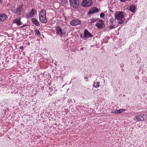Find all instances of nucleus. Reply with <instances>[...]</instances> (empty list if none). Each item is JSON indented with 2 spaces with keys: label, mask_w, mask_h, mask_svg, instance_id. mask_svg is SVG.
Listing matches in <instances>:
<instances>
[{
  "label": "nucleus",
  "mask_w": 147,
  "mask_h": 147,
  "mask_svg": "<svg viewBox=\"0 0 147 147\" xmlns=\"http://www.w3.org/2000/svg\"><path fill=\"white\" fill-rule=\"evenodd\" d=\"M124 17V13L122 11H118L115 13V18L117 20H119L118 22L119 24H122L124 21L123 18Z\"/></svg>",
  "instance_id": "f257e3e1"
},
{
  "label": "nucleus",
  "mask_w": 147,
  "mask_h": 147,
  "mask_svg": "<svg viewBox=\"0 0 147 147\" xmlns=\"http://www.w3.org/2000/svg\"><path fill=\"white\" fill-rule=\"evenodd\" d=\"M23 7V4H22L17 7L15 10V13L18 16L21 15L24 10Z\"/></svg>",
  "instance_id": "f03ea898"
},
{
  "label": "nucleus",
  "mask_w": 147,
  "mask_h": 147,
  "mask_svg": "<svg viewBox=\"0 0 147 147\" xmlns=\"http://www.w3.org/2000/svg\"><path fill=\"white\" fill-rule=\"evenodd\" d=\"M92 3V0H83L82 6L84 7H88L90 6Z\"/></svg>",
  "instance_id": "7ed1b4c3"
},
{
  "label": "nucleus",
  "mask_w": 147,
  "mask_h": 147,
  "mask_svg": "<svg viewBox=\"0 0 147 147\" xmlns=\"http://www.w3.org/2000/svg\"><path fill=\"white\" fill-rule=\"evenodd\" d=\"M79 0H69L71 5L74 8H77L79 6Z\"/></svg>",
  "instance_id": "20e7f679"
},
{
  "label": "nucleus",
  "mask_w": 147,
  "mask_h": 147,
  "mask_svg": "<svg viewBox=\"0 0 147 147\" xmlns=\"http://www.w3.org/2000/svg\"><path fill=\"white\" fill-rule=\"evenodd\" d=\"M104 22L102 20H100L97 22L95 26L98 29H100L104 28Z\"/></svg>",
  "instance_id": "39448f33"
},
{
  "label": "nucleus",
  "mask_w": 147,
  "mask_h": 147,
  "mask_svg": "<svg viewBox=\"0 0 147 147\" xmlns=\"http://www.w3.org/2000/svg\"><path fill=\"white\" fill-rule=\"evenodd\" d=\"M81 23V21L78 19H75L72 20L70 22V24L73 26L80 25Z\"/></svg>",
  "instance_id": "423d86ee"
},
{
  "label": "nucleus",
  "mask_w": 147,
  "mask_h": 147,
  "mask_svg": "<svg viewBox=\"0 0 147 147\" xmlns=\"http://www.w3.org/2000/svg\"><path fill=\"white\" fill-rule=\"evenodd\" d=\"M93 36V35L90 33L88 30L87 29H85L84 32V37L86 38H88L89 37H92Z\"/></svg>",
  "instance_id": "0eeeda50"
},
{
  "label": "nucleus",
  "mask_w": 147,
  "mask_h": 147,
  "mask_svg": "<svg viewBox=\"0 0 147 147\" xmlns=\"http://www.w3.org/2000/svg\"><path fill=\"white\" fill-rule=\"evenodd\" d=\"M56 34L59 35L60 36H62L64 35L61 28L59 26H57L56 28Z\"/></svg>",
  "instance_id": "6e6552de"
},
{
  "label": "nucleus",
  "mask_w": 147,
  "mask_h": 147,
  "mask_svg": "<svg viewBox=\"0 0 147 147\" xmlns=\"http://www.w3.org/2000/svg\"><path fill=\"white\" fill-rule=\"evenodd\" d=\"M144 116L143 115H137L134 117V120L136 121H143L144 120Z\"/></svg>",
  "instance_id": "1a4fd4ad"
},
{
  "label": "nucleus",
  "mask_w": 147,
  "mask_h": 147,
  "mask_svg": "<svg viewBox=\"0 0 147 147\" xmlns=\"http://www.w3.org/2000/svg\"><path fill=\"white\" fill-rule=\"evenodd\" d=\"M46 17V16H43L42 15H40L39 16L40 20L42 23H46L47 22V20Z\"/></svg>",
  "instance_id": "9d476101"
},
{
  "label": "nucleus",
  "mask_w": 147,
  "mask_h": 147,
  "mask_svg": "<svg viewBox=\"0 0 147 147\" xmlns=\"http://www.w3.org/2000/svg\"><path fill=\"white\" fill-rule=\"evenodd\" d=\"M99 11V9L95 7H93L92 9L90 11L88 12V14L90 15L92 14H93L95 13H97Z\"/></svg>",
  "instance_id": "9b49d317"
},
{
  "label": "nucleus",
  "mask_w": 147,
  "mask_h": 147,
  "mask_svg": "<svg viewBox=\"0 0 147 147\" xmlns=\"http://www.w3.org/2000/svg\"><path fill=\"white\" fill-rule=\"evenodd\" d=\"M7 18V15L3 13L0 14V22H3Z\"/></svg>",
  "instance_id": "f8f14e48"
},
{
  "label": "nucleus",
  "mask_w": 147,
  "mask_h": 147,
  "mask_svg": "<svg viewBox=\"0 0 147 147\" xmlns=\"http://www.w3.org/2000/svg\"><path fill=\"white\" fill-rule=\"evenodd\" d=\"M13 23L16 24L18 26H20L22 24V22L21 21V19L20 18L14 19Z\"/></svg>",
  "instance_id": "ddd939ff"
},
{
  "label": "nucleus",
  "mask_w": 147,
  "mask_h": 147,
  "mask_svg": "<svg viewBox=\"0 0 147 147\" xmlns=\"http://www.w3.org/2000/svg\"><path fill=\"white\" fill-rule=\"evenodd\" d=\"M31 20L32 22L36 26H40L39 22L36 18H32L31 19Z\"/></svg>",
  "instance_id": "4468645a"
},
{
  "label": "nucleus",
  "mask_w": 147,
  "mask_h": 147,
  "mask_svg": "<svg viewBox=\"0 0 147 147\" xmlns=\"http://www.w3.org/2000/svg\"><path fill=\"white\" fill-rule=\"evenodd\" d=\"M129 9L128 10L131 11L133 13H134L136 9V7L134 5H131L129 6Z\"/></svg>",
  "instance_id": "2eb2a0df"
},
{
  "label": "nucleus",
  "mask_w": 147,
  "mask_h": 147,
  "mask_svg": "<svg viewBox=\"0 0 147 147\" xmlns=\"http://www.w3.org/2000/svg\"><path fill=\"white\" fill-rule=\"evenodd\" d=\"M36 12V11L34 9H32L31 12L29 14V16L30 17H32Z\"/></svg>",
  "instance_id": "dca6fc26"
},
{
  "label": "nucleus",
  "mask_w": 147,
  "mask_h": 147,
  "mask_svg": "<svg viewBox=\"0 0 147 147\" xmlns=\"http://www.w3.org/2000/svg\"><path fill=\"white\" fill-rule=\"evenodd\" d=\"M99 82H98L96 81H94V84H93V86L95 88H97L99 86Z\"/></svg>",
  "instance_id": "f3484780"
},
{
  "label": "nucleus",
  "mask_w": 147,
  "mask_h": 147,
  "mask_svg": "<svg viewBox=\"0 0 147 147\" xmlns=\"http://www.w3.org/2000/svg\"><path fill=\"white\" fill-rule=\"evenodd\" d=\"M46 11L44 9H43L39 13V16L40 15H42V16H46Z\"/></svg>",
  "instance_id": "a211bd4d"
},
{
  "label": "nucleus",
  "mask_w": 147,
  "mask_h": 147,
  "mask_svg": "<svg viewBox=\"0 0 147 147\" xmlns=\"http://www.w3.org/2000/svg\"><path fill=\"white\" fill-rule=\"evenodd\" d=\"M98 20V19L97 18L91 19L90 20V23H93L95 22V21H97Z\"/></svg>",
  "instance_id": "6ab92c4d"
},
{
  "label": "nucleus",
  "mask_w": 147,
  "mask_h": 147,
  "mask_svg": "<svg viewBox=\"0 0 147 147\" xmlns=\"http://www.w3.org/2000/svg\"><path fill=\"white\" fill-rule=\"evenodd\" d=\"M118 110L119 114L122 113L125 111V109H120Z\"/></svg>",
  "instance_id": "aec40b11"
},
{
  "label": "nucleus",
  "mask_w": 147,
  "mask_h": 147,
  "mask_svg": "<svg viewBox=\"0 0 147 147\" xmlns=\"http://www.w3.org/2000/svg\"><path fill=\"white\" fill-rule=\"evenodd\" d=\"M111 113H112L119 114V110H115L114 111H112Z\"/></svg>",
  "instance_id": "412c9836"
},
{
  "label": "nucleus",
  "mask_w": 147,
  "mask_h": 147,
  "mask_svg": "<svg viewBox=\"0 0 147 147\" xmlns=\"http://www.w3.org/2000/svg\"><path fill=\"white\" fill-rule=\"evenodd\" d=\"M115 25H110L109 27V28L111 29H112L115 28Z\"/></svg>",
  "instance_id": "4be33fe9"
},
{
  "label": "nucleus",
  "mask_w": 147,
  "mask_h": 147,
  "mask_svg": "<svg viewBox=\"0 0 147 147\" xmlns=\"http://www.w3.org/2000/svg\"><path fill=\"white\" fill-rule=\"evenodd\" d=\"M36 34L37 35L39 36V35H40V31H39V30L36 29Z\"/></svg>",
  "instance_id": "5701e85b"
},
{
  "label": "nucleus",
  "mask_w": 147,
  "mask_h": 147,
  "mask_svg": "<svg viewBox=\"0 0 147 147\" xmlns=\"http://www.w3.org/2000/svg\"><path fill=\"white\" fill-rule=\"evenodd\" d=\"M100 16L101 18H103L104 16V14L102 12L100 13Z\"/></svg>",
  "instance_id": "b1692460"
},
{
  "label": "nucleus",
  "mask_w": 147,
  "mask_h": 147,
  "mask_svg": "<svg viewBox=\"0 0 147 147\" xmlns=\"http://www.w3.org/2000/svg\"><path fill=\"white\" fill-rule=\"evenodd\" d=\"M114 19H110V21L111 22V23L112 24L114 21Z\"/></svg>",
  "instance_id": "393cba45"
},
{
  "label": "nucleus",
  "mask_w": 147,
  "mask_h": 147,
  "mask_svg": "<svg viewBox=\"0 0 147 147\" xmlns=\"http://www.w3.org/2000/svg\"><path fill=\"white\" fill-rule=\"evenodd\" d=\"M84 79L86 80V81H88V78H87L86 77L84 78Z\"/></svg>",
  "instance_id": "a878e982"
},
{
  "label": "nucleus",
  "mask_w": 147,
  "mask_h": 147,
  "mask_svg": "<svg viewBox=\"0 0 147 147\" xmlns=\"http://www.w3.org/2000/svg\"><path fill=\"white\" fill-rule=\"evenodd\" d=\"M26 26H27L26 25H23V26H22L21 27V28H23V27H25Z\"/></svg>",
  "instance_id": "bb28decb"
},
{
  "label": "nucleus",
  "mask_w": 147,
  "mask_h": 147,
  "mask_svg": "<svg viewBox=\"0 0 147 147\" xmlns=\"http://www.w3.org/2000/svg\"><path fill=\"white\" fill-rule=\"evenodd\" d=\"M20 49H24V47H22V46H21V47H20Z\"/></svg>",
  "instance_id": "cd10ccee"
},
{
  "label": "nucleus",
  "mask_w": 147,
  "mask_h": 147,
  "mask_svg": "<svg viewBox=\"0 0 147 147\" xmlns=\"http://www.w3.org/2000/svg\"><path fill=\"white\" fill-rule=\"evenodd\" d=\"M3 0H0V4H1L2 3Z\"/></svg>",
  "instance_id": "c85d7f7f"
},
{
  "label": "nucleus",
  "mask_w": 147,
  "mask_h": 147,
  "mask_svg": "<svg viewBox=\"0 0 147 147\" xmlns=\"http://www.w3.org/2000/svg\"><path fill=\"white\" fill-rule=\"evenodd\" d=\"M83 48H81V49H80V50H83Z\"/></svg>",
  "instance_id": "c756f323"
}]
</instances>
